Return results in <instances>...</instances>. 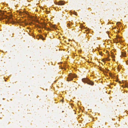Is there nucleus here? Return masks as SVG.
<instances>
[{
	"label": "nucleus",
	"instance_id": "nucleus-1",
	"mask_svg": "<svg viewBox=\"0 0 128 128\" xmlns=\"http://www.w3.org/2000/svg\"><path fill=\"white\" fill-rule=\"evenodd\" d=\"M82 80L84 82L88 84L91 85H93L94 84V83L93 82L86 78H83L82 79Z\"/></svg>",
	"mask_w": 128,
	"mask_h": 128
},
{
	"label": "nucleus",
	"instance_id": "nucleus-2",
	"mask_svg": "<svg viewBox=\"0 0 128 128\" xmlns=\"http://www.w3.org/2000/svg\"><path fill=\"white\" fill-rule=\"evenodd\" d=\"M76 74H73L71 73H70L68 76V77L67 78V80L69 81L72 80L73 78H76Z\"/></svg>",
	"mask_w": 128,
	"mask_h": 128
},
{
	"label": "nucleus",
	"instance_id": "nucleus-3",
	"mask_svg": "<svg viewBox=\"0 0 128 128\" xmlns=\"http://www.w3.org/2000/svg\"><path fill=\"white\" fill-rule=\"evenodd\" d=\"M46 25V24L45 23H44L43 24H42V27H43L45 29H46L48 30L49 31H51V29H50L49 28H46V27L45 26Z\"/></svg>",
	"mask_w": 128,
	"mask_h": 128
},
{
	"label": "nucleus",
	"instance_id": "nucleus-4",
	"mask_svg": "<svg viewBox=\"0 0 128 128\" xmlns=\"http://www.w3.org/2000/svg\"><path fill=\"white\" fill-rule=\"evenodd\" d=\"M58 3H57V4H58V5H62L64 4V3L63 1H60Z\"/></svg>",
	"mask_w": 128,
	"mask_h": 128
},
{
	"label": "nucleus",
	"instance_id": "nucleus-5",
	"mask_svg": "<svg viewBox=\"0 0 128 128\" xmlns=\"http://www.w3.org/2000/svg\"><path fill=\"white\" fill-rule=\"evenodd\" d=\"M120 37L118 36H116V38H115V42L116 43H118L119 40H118V38H120Z\"/></svg>",
	"mask_w": 128,
	"mask_h": 128
},
{
	"label": "nucleus",
	"instance_id": "nucleus-6",
	"mask_svg": "<svg viewBox=\"0 0 128 128\" xmlns=\"http://www.w3.org/2000/svg\"><path fill=\"white\" fill-rule=\"evenodd\" d=\"M5 17L6 18L8 19H12V16L11 15H10L9 16H6Z\"/></svg>",
	"mask_w": 128,
	"mask_h": 128
},
{
	"label": "nucleus",
	"instance_id": "nucleus-7",
	"mask_svg": "<svg viewBox=\"0 0 128 128\" xmlns=\"http://www.w3.org/2000/svg\"><path fill=\"white\" fill-rule=\"evenodd\" d=\"M5 16L6 15H4V16L2 15H0V20L4 18H6Z\"/></svg>",
	"mask_w": 128,
	"mask_h": 128
},
{
	"label": "nucleus",
	"instance_id": "nucleus-8",
	"mask_svg": "<svg viewBox=\"0 0 128 128\" xmlns=\"http://www.w3.org/2000/svg\"><path fill=\"white\" fill-rule=\"evenodd\" d=\"M50 26L52 28L55 29H56L57 28V27L56 26V25L51 24Z\"/></svg>",
	"mask_w": 128,
	"mask_h": 128
},
{
	"label": "nucleus",
	"instance_id": "nucleus-9",
	"mask_svg": "<svg viewBox=\"0 0 128 128\" xmlns=\"http://www.w3.org/2000/svg\"><path fill=\"white\" fill-rule=\"evenodd\" d=\"M39 37L40 38L42 39L43 40H44V38L43 36L41 35Z\"/></svg>",
	"mask_w": 128,
	"mask_h": 128
},
{
	"label": "nucleus",
	"instance_id": "nucleus-10",
	"mask_svg": "<svg viewBox=\"0 0 128 128\" xmlns=\"http://www.w3.org/2000/svg\"><path fill=\"white\" fill-rule=\"evenodd\" d=\"M103 60H108V61H110V59H108V58H106L104 59H103Z\"/></svg>",
	"mask_w": 128,
	"mask_h": 128
},
{
	"label": "nucleus",
	"instance_id": "nucleus-11",
	"mask_svg": "<svg viewBox=\"0 0 128 128\" xmlns=\"http://www.w3.org/2000/svg\"><path fill=\"white\" fill-rule=\"evenodd\" d=\"M121 37H120V38H118V40L119 41V42H118V43L119 42H120V41H121Z\"/></svg>",
	"mask_w": 128,
	"mask_h": 128
},
{
	"label": "nucleus",
	"instance_id": "nucleus-12",
	"mask_svg": "<svg viewBox=\"0 0 128 128\" xmlns=\"http://www.w3.org/2000/svg\"><path fill=\"white\" fill-rule=\"evenodd\" d=\"M99 54L100 55H102V52H99Z\"/></svg>",
	"mask_w": 128,
	"mask_h": 128
},
{
	"label": "nucleus",
	"instance_id": "nucleus-13",
	"mask_svg": "<svg viewBox=\"0 0 128 128\" xmlns=\"http://www.w3.org/2000/svg\"><path fill=\"white\" fill-rule=\"evenodd\" d=\"M68 26H70V24L69 23H68Z\"/></svg>",
	"mask_w": 128,
	"mask_h": 128
},
{
	"label": "nucleus",
	"instance_id": "nucleus-14",
	"mask_svg": "<svg viewBox=\"0 0 128 128\" xmlns=\"http://www.w3.org/2000/svg\"><path fill=\"white\" fill-rule=\"evenodd\" d=\"M110 76H112V73H110Z\"/></svg>",
	"mask_w": 128,
	"mask_h": 128
},
{
	"label": "nucleus",
	"instance_id": "nucleus-15",
	"mask_svg": "<svg viewBox=\"0 0 128 128\" xmlns=\"http://www.w3.org/2000/svg\"><path fill=\"white\" fill-rule=\"evenodd\" d=\"M117 23H120V22H117Z\"/></svg>",
	"mask_w": 128,
	"mask_h": 128
},
{
	"label": "nucleus",
	"instance_id": "nucleus-16",
	"mask_svg": "<svg viewBox=\"0 0 128 128\" xmlns=\"http://www.w3.org/2000/svg\"><path fill=\"white\" fill-rule=\"evenodd\" d=\"M112 57H114V56H112Z\"/></svg>",
	"mask_w": 128,
	"mask_h": 128
},
{
	"label": "nucleus",
	"instance_id": "nucleus-17",
	"mask_svg": "<svg viewBox=\"0 0 128 128\" xmlns=\"http://www.w3.org/2000/svg\"><path fill=\"white\" fill-rule=\"evenodd\" d=\"M109 56H108V58H109Z\"/></svg>",
	"mask_w": 128,
	"mask_h": 128
},
{
	"label": "nucleus",
	"instance_id": "nucleus-18",
	"mask_svg": "<svg viewBox=\"0 0 128 128\" xmlns=\"http://www.w3.org/2000/svg\"><path fill=\"white\" fill-rule=\"evenodd\" d=\"M123 56H125L124 55H123Z\"/></svg>",
	"mask_w": 128,
	"mask_h": 128
},
{
	"label": "nucleus",
	"instance_id": "nucleus-19",
	"mask_svg": "<svg viewBox=\"0 0 128 128\" xmlns=\"http://www.w3.org/2000/svg\"><path fill=\"white\" fill-rule=\"evenodd\" d=\"M5 80V81H6V80Z\"/></svg>",
	"mask_w": 128,
	"mask_h": 128
},
{
	"label": "nucleus",
	"instance_id": "nucleus-20",
	"mask_svg": "<svg viewBox=\"0 0 128 128\" xmlns=\"http://www.w3.org/2000/svg\"><path fill=\"white\" fill-rule=\"evenodd\" d=\"M126 87H127V86H126Z\"/></svg>",
	"mask_w": 128,
	"mask_h": 128
}]
</instances>
